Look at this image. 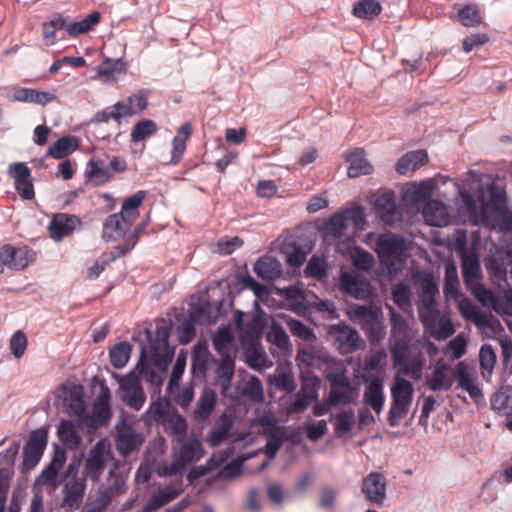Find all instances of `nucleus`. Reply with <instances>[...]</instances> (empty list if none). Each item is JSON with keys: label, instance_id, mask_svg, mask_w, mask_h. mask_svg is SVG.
<instances>
[{"label": "nucleus", "instance_id": "f257e3e1", "mask_svg": "<svg viewBox=\"0 0 512 512\" xmlns=\"http://www.w3.org/2000/svg\"><path fill=\"white\" fill-rule=\"evenodd\" d=\"M390 351L394 369L398 374H404L418 380L422 376L424 357L421 354L410 357L411 349L415 348L414 332L408 321L401 314L391 312Z\"/></svg>", "mask_w": 512, "mask_h": 512}, {"label": "nucleus", "instance_id": "f03ea898", "mask_svg": "<svg viewBox=\"0 0 512 512\" xmlns=\"http://www.w3.org/2000/svg\"><path fill=\"white\" fill-rule=\"evenodd\" d=\"M171 328L172 324L170 321L161 319L156 321L153 331L147 332L149 344L148 347H143L141 350V357L138 363L140 374L147 375L149 373L148 358L157 366L172 356L173 350L169 346Z\"/></svg>", "mask_w": 512, "mask_h": 512}, {"label": "nucleus", "instance_id": "7ed1b4c3", "mask_svg": "<svg viewBox=\"0 0 512 512\" xmlns=\"http://www.w3.org/2000/svg\"><path fill=\"white\" fill-rule=\"evenodd\" d=\"M403 376H405L403 374ZM414 395V386L402 374H396L391 386V407L389 410L388 422L391 427H396L404 418L411 407Z\"/></svg>", "mask_w": 512, "mask_h": 512}, {"label": "nucleus", "instance_id": "20e7f679", "mask_svg": "<svg viewBox=\"0 0 512 512\" xmlns=\"http://www.w3.org/2000/svg\"><path fill=\"white\" fill-rule=\"evenodd\" d=\"M203 449L200 440L196 438L179 440V447L174 451L173 461L166 468L169 475L180 474L186 466L192 462L199 460L203 456Z\"/></svg>", "mask_w": 512, "mask_h": 512}, {"label": "nucleus", "instance_id": "39448f33", "mask_svg": "<svg viewBox=\"0 0 512 512\" xmlns=\"http://www.w3.org/2000/svg\"><path fill=\"white\" fill-rule=\"evenodd\" d=\"M326 378L331 383L329 393V404L331 406L354 403L357 398V392L344 371L329 373L326 375Z\"/></svg>", "mask_w": 512, "mask_h": 512}, {"label": "nucleus", "instance_id": "423d86ee", "mask_svg": "<svg viewBox=\"0 0 512 512\" xmlns=\"http://www.w3.org/2000/svg\"><path fill=\"white\" fill-rule=\"evenodd\" d=\"M364 222V214L361 207L346 209L331 216L324 224V232L327 236L340 238L344 235L348 225L360 227Z\"/></svg>", "mask_w": 512, "mask_h": 512}, {"label": "nucleus", "instance_id": "0eeeda50", "mask_svg": "<svg viewBox=\"0 0 512 512\" xmlns=\"http://www.w3.org/2000/svg\"><path fill=\"white\" fill-rule=\"evenodd\" d=\"M419 317L425 330L437 340H445L455 332L452 322L441 316L437 308L419 309Z\"/></svg>", "mask_w": 512, "mask_h": 512}, {"label": "nucleus", "instance_id": "6e6552de", "mask_svg": "<svg viewBox=\"0 0 512 512\" xmlns=\"http://www.w3.org/2000/svg\"><path fill=\"white\" fill-rule=\"evenodd\" d=\"M36 252L26 246L5 244L0 249V264L11 270H23L36 260Z\"/></svg>", "mask_w": 512, "mask_h": 512}, {"label": "nucleus", "instance_id": "1a4fd4ad", "mask_svg": "<svg viewBox=\"0 0 512 512\" xmlns=\"http://www.w3.org/2000/svg\"><path fill=\"white\" fill-rule=\"evenodd\" d=\"M111 458L110 446L105 440H99L89 451L84 463L83 474L92 481H97Z\"/></svg>", "mask_w": 512, "mask_h": 512}, {"label": "nucleus", "instance_id": "9d476101", "mask_svg": "<svg viewBox=\"0 0 512 512\" xmlns=\"http://www.w3.org/2000/svg\"><path fill=\"white\" fill-rule=\"evenodd\" d=\"M81 225L82 221L77 215L57 213L50 221L48 232L54 241L59 242L70 236Z\"/></svg>", "mask_w": 512, "mask_h": 512}, {"label": "nucleus", "instance_id": "9b49d317", "mask_svg": "<svg viewBox=\"0 0 512 512\" xmlns=\"http://www.w3.org/2000/svg\"><path fill=\"white\" fill-rule=\"evenodd\" d=\"M119 385L124 403L130 408L140 410L144 405L146 396L138 377L133 373H129L120 379Z\"/></svg>", "mask_w": 512, "mask_h": 512}, {"label": "nucleus", "instance_id": "f8f14e48", "mask_svg": "<svg viewBox=\"0 0 512 512\" xmlns=\"http://www.w3.org/2000/svg\"><path fill=\"white\" fill-rule=\"evenodd\" d=\"M330 334L341 354L353 353L362 343L357 331L345 324L332 326Z\"/></svg>", "mask_w": 512, "mask_h": 512}, {"label": "nucleus", "instance_id": "ddd939ff", "mask_svg": "<svg viewBox=\"0 0 512 512\" xmlns=\"http://www.w3.org/2000/svg\"><path fill=\"white\" fill-rule=\"evenodd\" d=\"M458 308L464 319L472 321L478 327H489L493 331L501 327L497 318L486 315L467 298L459 301Z\"/></svg>", "mask_w": 512, "mask_h": 512}, {"label": "nucleus", "instance_id": "4468645a", "mask_svg": "<svg viewBox=\"0 0 512 512\" xmlns=\"http://www.w3.org/2000/svg\"><path fill=\"white\" fill-rule=\"evenodd\" d=\"M374 208L377 216L387 225H393L401 219V213L396 205L395 194L392 191L384 192L377 196Z\"/></svg>", "mask_w": 512, "mask_h": 512}, {"label": "nucleus", "instance_id": "2eb2a0df", "mask_svg": "<svg viewBox=\"0 0 512 512\" xmlns=\"http://www.w3.org/2000/svg\"><path fill=\"white\" fill-rule=\"evenodd\" d=\"M375 250L382 262L397 260L404 252V241L394 234L380 235Z\"/></svg>", "mask_w": 512, "mask_h": 512}, {"label": "nucleus", "instance_id": "dca6fc26", "mask_svg": "<svg viewBox=\"0 0 512 512\" xmlns=\"http://www.w3.org/2000/svg\"><path fill=\"white\" fill-rule=\"evenodd\" d=\"M367 501L382 505L386 498L385 477L378 472L369 473L364 479L361 488Z\"/></svg>", "mask_w": 512, "mask_h": 512}, {"label": "nucleus", "instance_id": "f3484780", "mask_svg": "<svg viewBox=\"0 0 512 512\" xmlns=\"http://www.w3.org/2000/svg\"><path fill=\"white\" fill-rule=\"evenodd\" d=\"M47 432L42 429L33 431L29 440L24 448V463L26 465H36L46 447Z\"/></svg>", "mask_w": 512, "mask_h": 512}, {"label": "nucleus", "instance_id": "a211bd4d", "mask_svg": "<svg viewBox=\"0 0 512 512\" xmlns=\"http://www.w3.org/2000/svg\"><path fill=\"white\" fill-rule=\"evenodd\" d=\"M340 288L346 294L357 299H366L370 295V283L360 276L348 272L341 274Z\"/></svg>", "mask_w": 512, "mask_h": 512}, {"label": "nucleus", "instance_id": "6ab92c4d", "mask_svg": "<svg viewBox=\"0 0 512 512\" xmlns=\"http://www.w3.org/2000/svg\"><path fill=\"white\" fill-rule=\"evenodd\" d=\"M425 384L431 391H447L453 385V371L446 363H439L433 372L426 376Z\"/></svg>", "mask_w": 512, "mask_h": 512}, {"label": "nucleus", "instance_id": "aec40b11", "mask_svg": "<svg viewBox=\"0 0 512 512\" xmlns=\"http://www.w3.org/2000/svg\"><path fill=\"white\" fill-rule=\"evenodd\" d=\"M462 276L466 287L481 281L482 272L479 255L475 251H463L462 256Z\"/></svg>", "mask_w": 512, "mask_h": 512}, {"label": "nucleus", "instance_id": "412c9836", "mask_svg": "<svg viewBox=\"0 0 512 512\" xmlns=\"http://www.w3.org/2000/svg\"><path fill=\"white\" fill-rule=\"evenodd\" d=\"M296 361L300 367L320 369L323 365H327L332 358L327 352L315 348H299Z\"/></svg>", "mask_w": 512, "mask_h": 512}, {"label": "nucleus", "instance_id": "4be33fe9", "mask_svg": "<svg viewBox=\"0 0 512 512\" xmlns=\"http://www.w3.org/2000/svg\"><path fill=\"white\" fill-rule=\"evenodd\" d=\"M345 159L349 162L347 174L350 178L369 175L373 171V166L365 159L364 150L361 148H354L347 152Z\"/></svg>", "mask_w": 512, "mask_h": 512}, {"label": "nucleus", "instance_id": "5701e85b", "mask_svg": "<svg viewBox=\"0 0 512 512\" xmlns=\"http://www.w3.org/2000/svg\"><path fill=\"white\" fill-rule=\"evenodd\" d=\"M132 224L127 223L126 218L122 214L114 213L108 216L103 223L102 238L107 242L116 241L124 235L125 231Z\"/></svg>", "mask_w": 512, "mask_h": 512}, {"label": "nucleus", "instance_id": "b1692460", "mask_svg": "<svg viewBox=\"0 0 512 512\" xmlns=\"http://www.w3.org/2000/svg\"><path fill=\"white\" fill-rule=\"evenodd\" d=\"M218 398L214 390L205 388L198 401L196 408L193 412L195 421L199 423L206 422L215 410Z\"/></svg>", "mask_w": 512, "mask_h": 512}, {"label": "nucleus", "instance_id": "393cba45", "mask_svg": "<svg viewBox=\"0 0 512 512\" xmlns=\"http://www.w3.org/2000/svg\"><path fill=\"white\" fill-rule=\"evenodd\" d=\"M387 365V353L384 349H378L368 355L364 360L363 379L365 382L374 378H380L379 375Z\"/></svg>", "mask_w": 512, "mask_h": 512}, {"label": "nucleus", "instance_id": "a878e982", "mask_svg": "<svg viewBox=\"0 0 512 512\" xmlns=\"http://www.w3.org/2000/svg\"><path fill=\"white\" fill-rule=\"evenodd\" d=\"M422 213L426 222L431 226L442 227L449 222L447 207L438 200H429L423 207Z\"/></svg>", "mask_w": 512, "mask_h": 512}, {"label": "nucleus", "instance_id": "bb28decb", "mask_svg": "<svg viewBox=\"0 0 512 512\" xmlns=\"http://www.w3.org/2000/svg\"><path fill=\"white\" fill-rule=\"evenodd\" d=\"M369 384L363 395V402L366 406L380 414L384 406L383 381L380 378H374L368 381Z\"/></svg>", "mask_w": 512, "mask_h": 512}, {"label": "nucleus", "instance_id": "cd10ccee", "mask_svg": "<svg viewBox=\"0 0 512 512\" xmlns=\"http://www.w3.org/2000/svg\"><path fill=\"white\" fill-rule=\"evenodd\" d=\"M142 441V437L132 427L126 426L118 431L116 447L122 456H127L139 447Z\"/></svg>", "mask_w": 512, "mask_h": 512}, {"label": "nucleus", "instance_id": "c85d7f7f", "mask_svg": "<svg viewBox=\"0 0 512 512\" xmlns=\"http://www.w3.org/2000/svg\"><path fill=\"white\" fill-rule=\"evenodd\" d=\"M85 492V483L83 479L73 477L63 486V505L70 508H77L82 503Z\"/></svg>", "mask_w": 512, "mask_h": 512}, {"label": "nucleus", "instance_id": "c756f323", "mask_svg": "<svg viewBox=\"0 0 512 512\" xmlns=\"http://www.w3.org/2000/svg\"><path fill=\"white\" fill-rule=\"evenodd\" d=\"M217 363L218 367L215 371V383L220 387L221 393L226 394L234 375V358L231 355H224Z\"/></svg>", "mask_w": 512, "mask_h": 512}, {"label": "nucleus", "instance_id": "7c9ffc66", "mask_svg": "<svg viewBox=\"0 0 512 512\" xmlns=\"http://www.w3.org/2000/svg\"><path fill=\"white\" fill-rule=\"evenodd\" d=\"M453 378H456L458 386L467 391L472 398L481 396L480 388L475 384L472 373L465 362H459L456 366Z\"/></svg>", "mask_w": 512, "mask_h": 512}, {"label": "nucleus", "instance_id": "2f4dec72", "mask_svg": "<svg viewBox=\"0 0 512 512\" xmlns=\"http://www.w3.org/2000/svg\"><path fill=\"white\" fill-rule=\"evenodd\" d=\"M233 427V421L227 414L223 413L207 435V442L212 447L219 446L224 442Z\"/></svg>", "mask_w": 512, "mask_h": 512}, {"label": "nucleus", "instance_id": "473e14b6", "mask_svg": "<svg viewBox=\"0 0 512 512\" xmlns=\"http://www.w3.org/2000/svg\"><path fill=\"white\" fill-rule=\"evenodd\" d=\"M428 161V154L425 150L411 151L403 155L396 164V171L404 175L414 171Z\"/></svg>", "mask_w": 512, "mask_h": 512}, {"label": "nucleus", "instance_id": "72a5a7b5", "mask_svg": "<svg viewBox=\"0 0 512 512\" xmlns=\"http://www.w3.org/2000/svg\"><path fill=\"white\" fill-rule=\"evenodd\" d=\"M491 408L500 415H512V386H503L495 392L491 399Z\"/></svg>", "mask_w": 512, "mask_h": 512}, {"label": "nucleus", "instance_id": "f704fd0d", "mask_svg": "<svg viewBox=\"0 0 512 512\" xmlns=\"http://www.w3.org/2000/svg\"><path fill=\"white\" fill-rule=\"evenodd\" d=\"M79 147V140L75 136H64L51 144L47 155L54 159H62L76 151Z\"/></svg>", "mask_w": 512, "mask_h": 512}, {"label": "nucleus", "instance_id": "c9c22d12", "mask_svg": "<svg viewBox=\"0 0 512 512\" xmlns=\"http://www.w3.org/2000/svg\"><path fill=\"white\" fill-rule=\"evenodd\" d=\"M433 182L431 180H424L419 184H414L412 187L405 191V199L414 205L427 203L431 200L433 193Z\"/></svg>", "mask_w": 512, "mask_h": 512}, {"label": "nucleus", "instance_id": "e433bc0d", "mask_svg": "<svg viewBox=\"0 0 512 512\" xmlns=\"http://www.w3.org/2000/svg\"><path fill=\"white\" fill-rule=\"evenodd\" d=\"M85 176L95 185H102L112 178V173L102 160L93 157L87 163Z\"/></svg>", "mask_w": 512, "mask_h": 512}, {"label": "nucleus", "instance_id": "4c0bfd02", "mask_svg": "<svg viewBox=\"0 0 512 512\" xmlns=\"http://www.w3.org/2000/svg\"><path fill=\"white\" fill-rule=\"evenodd\" d=\"M490 199L488 202H483L480 207V216L482 219H488L490 212L498 213L505 210L506 199L504 192L499 191L495 186H491L489 189Z\"/></svg>", "mask_w": 512, "mask_h": 512}, {"label": "nucleus", "instance_id": "58836bf2", "mask_svg": "<svg viewBox=\"0 0 512 512\" xmlns=\"http://www.w3.org/2000/svg\"><path fill=\"white\" fill-rule=\"evenodd\" d=\"M145 197L146 191L139 190L123 201L119 214L126 218L127 223H133L138 218L139 207L142 205Z\"/></svg>", "mask_w": 512, "mask_h": 512}, {"label": "nucleus", "instance_id": "ea45409f", "mask_svg": "<svg viewBox=\"0 0 512 512\" xmlns=\"http://www.w3.org/2000/svg\"><path fill=\"white\" fill-rule=\"evenodd\" d=\"M349 315L351 320L359 324L361 328L379 319V311L367 305H352L349 310Z\"/></svg>", "mask_w": 512, "mask_h": 512}, {"label": "nucleus", "instance_id": "a19ab883", "mask_svg": "<svg viewBox=\"0 0 512 512\" xmlns=\"http://www.w3.org/2000/svg\"><path fill=\"white\" fill-rule=\"evenodd\" d=\"M179 495V490L173 486H167L158 493L153 494L145 504L144 512H153L163 505L173 501Z\"/></svg>", "mask_w": 512, "mask_h": 512}, {"label": "nucleus", "instance_id": "79ce46f5", "mask_svg": "<svg viewBox=\"0 0 512 512\" xmlns=\"http://www.w3.org/2000/svg\"><path fill=\"white\" fill-rule=\"evenodd\" d=\"M58 436L63 444L71 450L77 449L81 444V437L72 421H61L58 429Z\"/></svg>", "mask_w": 512, "mask_h": 512}, {"label": "nucleus", "instance_id": "37998d69", "mask_svg": "<svg viewBox=\"0 0 512 512\" xmlns=\"http://www.w3.org/2000/svg\"><path fill=\"white\" fill-rule=\"evenodd\" d=\"M254 272L264 280H275L281 274V265L271 258H262L254 264Z\"/></svg>", "mask_w": 512, "mask_h": 512}, {"label": "nucleus", "instance_id": "c03bdc74", "mask_svg": "<svg viewBox=\"0 0 512 512\" xmlns=\"http://www.w3.org/2000/svg\"><path fill=\"white\" fill-rule=\"evenodd\" d=\"M100 18V13L98 11H94L86 18L80 21L69 23L68 25H65L64 28L70 36L77 37L81 34L91 31L93 27L100 22Z\"/></svg>", "mask_w": 512, "mask_h": 512}, {"label": "nucleus", "instance_id": "a18cd8bd", "mask_svg": "<svg viewBox=\"0 0 512 512\" xmlns=\"http://www.w3.org/2000/svg\"><path fill=\"white\" fill-rule=\"evenodd\" d=\"M381 11L382 6L376 0H360L354 4L352 9L355 17L365 20H373Z\"/></svg>", "mask_w": 512, "mask_h": 512}, {"label": "nucleus", "instance_id": "49530a36", "mask_svg": "<svg viewBox=\"0 0 512 512\" xmlns=\"http://www.w3.org/2000/svg\"><path fill=\"white\" fill-rule=\"evenodd\" d=\"M437 292L438 287L433 277L430 275L425 276L420 282V299L422 305L419 309L436 308L434 298Z\"/></svg>", "mask_w": 512, "mask_h": 512}, {"label": "nucleus", "instance_id": "de8ad7c7", "mask_svg": "<svg viewBox=\"0 0 512 512\" xmlns=\"http://www.w3.org/2000/svg\"><path fill=\"white\" fill-rule=\"evenodd\" d=\"M132 351V346L129 342L123 341L116 344L109 353V358L112 366L116 369H121L128 363Z\"/></svg>", "mask_w": 512, "mask_h": 512}, {"label": "nucleus", "instance_id": "09e8293b", "mask_svg": "<svg viewBox=\"0 0 512 512\" xmlns=\"http://www.w3.org/2000/svg\"><path fill=\"white\" fill-rule=\"evenodd\" d=\"M157 131V124L151 119H142L138 121L130 134L131 141L134 143L145 141Z\"/></svg>", "mask_w": 512, "mask_h": 512}, {"label": "nucleus", "instance_id": "8fccbe9b", "mask_svg": "<svg viewBox=\"0 0 512 512\" xmlns=\"http://www.w3.org/2000/svg\"><path fill=\"white\" fill-rule=\"evenodd\" d=\"M466 288L484 307L492 306L494 309H497V298L494 293L487 289L480 281Z\"/></svg>", "mask_w": 512, "mask_h": 512}, {"label": "nucleus", "instance_id": "3c124183", "mask_svg": "<svg viewBox=\"0 0 512 512\" xmlns=\"http://www.w3.org/2000/svg\"><path fill=\"white\" fill-rule=\"evenodd\" d=\"M233 341V335L229 328H219L218 332L213 338V346L215 350L220 354L221 357L224 355H231V345Z\"/></svg>", "mask_w": 512, "mask_h": 512}, {"label": "nucleus", "instance_id": "603ef678", "mask_svg": "<svg viewBox=\"0 0 512 512\" xmlns=\"http://www.w3.org/2000/svg\"><path fill=\"white\" fill-rule=\"evenodd\" d=\"M460 23L465 27H476L482 23L479 9L474 4H467L457 14Z\"/></svg>", "mask_w": 512, "mask_h": 512}, {"label": "nucleus", "instance_id": "864d4df0", "mask_svg": "<svg viewBox=\"0 0 512 512\" xmlns=\"http://www.w3.org/2000/svg\"><path fill=\"white\" fill-rule=\"evenodd\" d=\"M93 421L96 423H106L111 418V410L109 406V395L102 393L93 407Z\"/></svg>", "mask_w": 512, "mask_h": 512}, {"label": "nucleus", "instance_id": "5fc2aeb1", "mask_svg": "<svg viewBox=\"0 0 512 512\" xmlns=\"http://www.w3.org/2000/svg\"><path fill=\"white\" fill-rule=\"evenodd\" d=\"M284 438V431L281 427H274L267 433L265 452L270 458L276 456L282 446Z\"/></svg>", "mask_w": 512, "mask_h": 512}, {"label": "nucleus", "instance_id": "6e6d98bb", "mask_svg": "<svg viewBox=\"0 0 512 512\" xmlns=\"http://www.w3.org/2000/svg\"><path fill=\"white\" fill-rule=\"evenodd\" d=\"M287 327L293 336L305 342H313L316 339L313 329L305 325L300 320L290 319L287 322Z\"/></svg>", "mask_w": 512, "mask_h": 512}, {"label": "nucleus", "instance_id": "4d7b16f0", "mask_svg": "<svg viewBox=\"0 0 512 512\" xmlns=\"http://www.w3.org/2000/svg\"><path fill=\"white\" fill-rule=\"evenodd\" d=\"M459 279L454 265H448L444 275V293L446 296L456 298L459 294Z\"/></svg>", "mask_w": 512, "mask_h": 512}, {"label": "nucleus", "instance_id": "13d9d810", "mask_svg": "<svg viewBox=\"0 0 512 512\" xmlns=\"http://www.w3.org/2000/svg\"><path fill=\"white\" fill-rule=\"evenodd\" d=\"M164 423H166V430L169 433L178 436L179 440L185 438L188 426L183 416L177 413L169 415Z\"/></svg>", "mask_w": 512, "mask_h": 512}, {"label": "nucleus", "instance_id": "bf43d9fd", "mask_svg": "<svg viewBox=\"0 0 512 512\" xmlns=\"http://www.w3.org/2000/svg\"><path fill=\"white\" fill-rule=\"evenodd\" d=\"M209 352L207 350L195 351L192 357L191 371L195 378L203 377L209 364Z\"/></svg>", "mask_w": 512, "mask_h": 512}, {"label": "nucleus", "instance_id": "052dcab7", "mask_svg": "<svg viewBox=\"0 0 512 512\" xmlns=\"http://www.w3.org/2000/svg\"><path fill=\"white\" fill-rule=\"evenodd\" d=\"M148 226V222H142L135 227V229L127 236L125 242L122 245H118L116 249L118 250L117 256H123L127 252L131 251L136 243L139 240L140 235L145 231Z\"/></svg>", "mask_w": 512, "mask_h": 512}, {"label": "nucleus", "instance_id": "680f3d73", "mask_svg": "<svg viewBox=\"0 0 512 512\" xmlns=\"http://www.w3.org/2000/svg\"><path fill=\"white\" fill-rule=\"evenodd\" d=\"M392 297L395 302V304L403 311L410 308V297H411V290L408 285L405 284H397L392 289Z\"/></svg>", "mask_w": 512, "mask_h": 512}, {"label": "nucleus", "instance_id": "e2e57ef3", "mask_svg": "<svg viewBox=\"0 0 512 512\" xmlns=\"http://www.w3.org/2000/svg\"><path fill=\"white\" fill-rule=\"evenodd\" d=\"M169 405L167 402L162 401L160 398L151 403L147 416L149 420L155 422H165L169 416Z\"/></svg>", "mask_w": 512, "mask_h": 512}, {"label": "nucleus", "instance_id": "0e129e2a", "mask_svg": "<svg viewBox=\"0 0 512 512\" xmlns=\"http://www.w3.org/2000/svg\"><path fill=\"white\" fill-rule=\"evenodd\" d=\"M301 379V389L300 391L308 393L310 395H314L315 398L318 397V388L320 386V379L316 375H314L310 370L301 371L300 375Z\"/></svg>", "mask_w": 512, "mask_h": 512}, {"label": "nucleus", "instance_id": "69168bd1", "mask_svg": "<svg viewBox=\"0 0 512 512\" xmlns=\"http://www.w3.org/2000/svg\"><path fill=\"white\" fill-rule=\"evenodd\" d=\"M65 27V20L61 17H56L47 23L43 24V38L47 45H52L56 40L57 30Z\"/></svg>", "mask_w": 512, "mask_h": 512}, {"label": "nucleus", "instance_id": "338daca9", "mask_svg": "<svg viewBox=\"0 0 512 512\" xmlns=\"http://www.w3.org/2000/svg\"><path fill=\"white\" fill-rule=\"evenodd\" d=\"M354 424V412L352 410L344 411L336 416L335 433L342 436L350 432Z\"/></svg>", "mask_w": 512, "mask_h": 512}, {"label": "nucleus", "instance_id": "774afa93", "mask_svg": "<svg viewBox=\"0 0 512 512\" xmlns=\"http://www.w3.org/2000/svg\"><path fill=\"white\" fill-rule=\"evenodd\" d=\"M26 348V335L21 330L16 331L10 339V350L12 355L19 359L24 355Z\"/></svg>", "mask_w": 512, "mask_h": 512}]
</instances>
